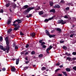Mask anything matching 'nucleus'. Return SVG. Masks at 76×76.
<instances>
[{
  "mask_svg": "<svg viewBox=\"0 0 76 76\" xmlns=\"http://www.w3.org/2000/svg\"><path fill=\"white\" fill-rule=\"evenodd\" d=\"M41 70H42V71H44L45 70H46V67H45L43 66L42 67Z\"/></svg>",
  "mask_w": 76,
  "mask_h": 76,
  "instance_id": "18",
  "label": "nucleus"
},
{
  "mask_svg": "<svg viewBox=\"0 0 76 76\" xmlns=\"http://www.w3.org/2000/svg\"><path fill=\"white\" fill-rule=\"evenodd\" d=\"M50 50H51V49H50L49 48L47 49L46 51L47 54H49V53H49V51H50Z\"/></svg>",
  "mask_w": 76,
  "mask_h": 76,
  "instance_id": "14",
  "label": "nucleus"
},
{
  "mask_svg": "<svg viewBox=\"0 0 76 76\" xmlns=\"http://www.w3.org/2000/svg\"><path fill=\"white\" fill-rule=\"evenodd\" d=\"M12 6L14 8V9H15L16 7V4H12Z\"/></svg>",
  "mask_w": 76,
  "mask_h": 76,
  "instance_id": "25",
  "label": "nucleus"
},
{
  "mask_svg": "<svg viewBox=\"0 0 76 76\" xmlns=\"http://www.w3.org/2000/svg\"><path fill=\"white\" fill-rule=\"evenodd\" d=\"M60 64V62H58V63L56 64V66H59Z\"/></svg>",
  "mask_w": 76,
  "mask_h": 76,
  "instance_id": "48",
  "label": "nucleus"
},
{
  "mask_svg": "<svg viewBox=\"0 0 76 76\" xmlns=\"http://www.w3.org/2000/svg\"><path fill=\"white\" fill-rule=\"evenodd\" d=\"M10 23H11V20H7V24H8V25H10Z\"/></svg>",
  "mask_w": 76,
  "mask_h": 76,
  "instance_id": "28",
  "label": "nucleus"
},
{
  "mask_svg": "<svg viewBox=\"0 0 76 76\" xmlns=\"http://www.w3.org/2000/svg\"><path fill=\"white\" fill-rule=\"evenodd\" d=\"M50 38H53V37H55L56 35H50V34L48 36Z\"/></svg>",
  "mask_w": 76,
  "mask_h": 76,
  "instance_id": "10",
  "label": "nucleus"
},
{
  "mask_svg": "<svg viewBox=\"0 0 76 76\" xmlns=\"http://www.w3.org/2000/svg\"><path fill=\"white\" fill-rule=\"evenodd\" d=\"M40 9V7H39L37 8H36V10H39Z\"/></svg>",
  "mask_w": 76,
  "mask_h": 76,
  "instance_id": "50",
  "label": "nucleus"
},
{
  "mask_svg": "<svg viewBox=\"0 0 76 76\" xmlns=\"http://www.w3.org/2000/svg\"><path fill=\"white\" fill-rule=\"evenodd\" d=\"M62 73H63L64 76H67V74H66V72H62Z\"/></svg>",
  "mask_w": 76,
  "mask_h": 76,
  "instance_id": "17",
  "label": "nucleus"
},
{
  "mask_svg": "<svg viewBox=\"0 0 76 76\" xmlns=\"http://www.w3.org/2000/svg\"><path fill=\"white\" fill-rule=\"evenodd\" d=\"M10 5V3H7L5 5V6L6 7H8Z\"/></svg>",
  "mask_w": 76,
  "mask_h": 76,
  "instance_id": "15",
  "label": "nucleus"
},
{
  "mask_svg": "<svg viewBox=\"0 0 76 76\" xmlns=\"http://www.w3.org/2000/svg\"><path fill=\"white\" fill-rule=\"evenodd\" d=\"M58 76H62V74H59L58 75Z\"/></svg>",
  "mask_w": 76,
  "mask_h": 76,
  "instance_id": "63",
  "label": "nucleus"
},
{
  "mask_svg": "<svg viewBox=\"0 0 76 76\" xmlns=\"http://www.w3.org/2000/svg\"><path fill=\"white\" fill-rule=\"evenodd\" d=\"M32 16V14H29V16L27 15L26 16V17L27 18H30Z\"/></svg>",
  "mask_w": 76,
  "mask_h": 76,
  "instance_id": "23",
  "label": "nucleus"
},
{
  "mask_svg": "<svg viewBox=\"0 0 76 76\" xmlns=\"http://www.w3.org/2000/svg\"><path fill=\"white\" fill-rule=\"evenodd\" d=\"M71 59H72V58L71 57H67L66 58V60H68V61H70L71 60Z\"/></svg>",
  "mask_w": 76,
  "mask_h": 76,
  "instance_id": "21",
  "label": "nucleus"
},
{
  "mask_svg": "<svg viewBox=\"0 0 76 76\" xmlns=\"http://www.w3.org/2000/svg\"><path fill=\"white\" fill-rule=\"evenodd\" d=\"M67 56H70L71 54L70 53H68L67 55H66Z\"/></svg>",
  "mask_w": 76,
  "mask_h": 76,
  "instance_id": "60",
  "label": "nucleus"
},
{
  "mask_svg": "<svg viewBox=\"0 0 76 76\" xmlns=\"http://www.w3.org/2000/svg\"><path fill=\"white\" fill-rule=\"evenodd\" d=\"M68 6H70L71 5V3H69L68 4Z\"/></svg>",
  "mask_w": 76,
  "mask_h": 76,
  "instance_id": "64",
  "label": "nucleus"
},
{
  "mask_svg": "<svg viewBox=\"0 0 76 76\" xmlns=\"http://www.w3.org/2000/svg\"><path fill=\"white\" fill-rule=\"evenodd\" d=\"M50 5V6H53V2L51 1H49Z\"/></svg>",
  "mask_w": 76,
  "mask_h": 76,
  "instance_id": "22",
  "label": "nucleus"
},
{
  "mask_svg": "<svg viewBox=\"0 0 76 76\" xmlns=\"http://www.w3.org/2000/svg\"><path fill=\"white\" fill-rule=\"evenodd\" d=\"M28 52H26L25 54V55H28Z\"/></svg>",
  "mask_w": 76,
  "mask_h": 76,
  "instance_id": "62",
  "label": "nucleus"
},
{
  "mask_svg": "<svg viewBox=\"0 0 76 76\" xmlns=\"http://www.w3.org/2000/svg\"><path fill=\"white\" fill-rule=\"evenodd\" d=\"M9 10H10V12H12V9H11V8H10L9 9Z\"/></svg>",
  "mask_w": 76,
  "mask_h": 76,
  "instance_id": "59",
  "label": "nucleus"
},
{
  "mask_svg": "<svg viewBox=\"0 0 76 76\" xmlns=\"http://www.w3.org/2000/svg\"><path fill=\"white\" fill-rule=\"evenodd\" d=\"M29 6L28 5H26L23 6V9H26L27 8H28Z\"/></svg>",
  "mask_w": 76,
  "mask_h": 76,
  "instance_id": "6",
  "label": "nucleus"
},
{
  "mask_svg": "<svg viewBox=\"0 0 76 76\" xmlns=\"http://www.w3.org/2000/svg\"><path fill=\"white\" fill-rule=\"evenodd\" d=\"M45 22H48L49 21V19H46L44 20Z\"/></svg>",
  "mask_w": 76,
  "mask_h": 76,
  "instance_id": "37",
  "label": "nucleus"
},
{
  "mask_svg": "<svg viewBox=\"0 0 76 76\" xmlns=\"http://www.w3.org/2000/svg\"><path fill=\"white\" fill-rule=\"evenodd\" d=\"M43 56V55L42 54H40L39 55V58L42 57Z\"/></svg>",
  "mask_w": 76,
  "mask_h": 76,
  "instance_id": "35",
  "label": "nucleus"
},
{
  "mask_svg": "<svg viewBox=\"0 0 76 76\" xmlns=\"http://www.w3.org/2000/svg\"><path fill=\"white\" fill-rule=\"evenodd\" d=\"M3 41V37L2 36H0V41L1 42Z\"/></svg>",
  "mask_w": 76,
  "mask_h": 76,
  "instance_id": "31",
  "label": "nucleus"
},
{
  "mask_svg": "<svg viewBox=\"0 0 76 76\" xmlns=\"http://www.w3.org/2000/svg\"><path fill=\"white\" fill-rule=\"evenodd\" d=\"M63 48L64 50H67V47H66L65 46H63Z\"/></svg>",
  "mask_w": 76,
  "mask_h": 76,
  "instance_id": "32",
  "label": "nucleus"
},
{
  "mask_svg": "<svg viewBox=\"0 0 76 76\" xmlns=\"http://www.w3.org/2000/svg\"><path fill=\"white\" fill-rule=\"evenodd\" d=\"M28 68H29V67L28 66H26L24 67L23 69L24 70H27V69H28Z\"/></svg>",
  "mask_w": 76,
  "mask_h": 76,
  "instance_id": "26",
  "label": "nucleus"
},
{
  "mask_svg": "<svg viewBox=\"0 0 76 76\" xmlns=\"http://www.w3.org/2000/svg\"><path fill=\"white\" fill-rule=\"evenodd\" d=\"M16 64H17V65H18V64H19V60L20 59H16Z\"/></svg>",
  "mask_w": 76,
  "mask_h": 76,
  "instance_id": "13",
  "label": "nucleus"
},
{
  "mask_svg": "<svg viewBox=\"0 0 76 76\" xmlns=\"http://www.w3.org/2000/svg\"><path fill=\"white\" fill-rule=\"evenodd\" d=\"M45 44V42H43L42 43L41 45H44Z\"/></svg>",
  "mask_w": 76,
  "mask_h": 76,
  "instance_id": "38",
  "label": "nucleus"
},
{
  "mask_svg": "<svg viewBox=\"0 0 76 76\" xmlns=\"http://www.w3.org/2000/svg\"><path fill=\"white\" fill-rule=\"evenodd\" d=\"M58 24H61V25H64L66 23V22L65 21H63V20H60L58 21Z\"/></svg>",
  "mask_w": 76,
  "mask_h": 76,
  "instance_id": "2",
  "label": "nucleus"
},
{
  "mask_svg": "<svg viewBox=\"0 0 76 76\" xmlns=\"http://www.w3.org/2000/svg\"><path fill=\"white\" fill-rule=\"evenodd\" d=\"M67 56H70L71 54L70 53H68L67 55H66Z\"/></svg>",
  "mask_w": 76,
  "mask_h": 76,
  "instance_id": "61",
  "label": "nucleus"
},
{
  "mask_svg": "<svg viewBox=\"0 0 76 76\" xmlns=\"http://www.w3.org/2000/svg\"><path fill=\"white\" fill-rule=\"evenodd\" d=\"M54 8H60V6L58 4L56 5L54 7Z\"/></svg>",
  "mask_w": 76,
  "mask_h": 76,
  "instance_id": "7",
  "label": "nucleus"
},
{
  "mask_svg": "<svg viewBox=\"0 0 76 76\" xmlns=\"http://www.w3.org/2000/svg\"><path fill=\"white\" fill-rule=\"evenodd\" d=\"M73 35H75V34H72L71 35H70V37L72 38V37H73Z\"/></svg>",
  "mask_w": 76,
  "mask_h": 76,
  "instance_id": "41",
  "label": "nucleus"
},
{
  "mask_svg": "<svg viewBox=\"0 0 76 76\" xmlns=\"http://www.w3.org/2000/svg\"><path fill=\"white\" fill-rule=\"evenodd\" d=\"M24 35V34L22 32H20V35H21L22 36H23Z\"/></svg>",
  "mask_w": 76,
  "mask_h": 76,
  "instance_id": "40",
  "label": "nucleus"
},
{
  "mask_svg": "<svg viewBox=\"0 0 76 76\" xmlns=\"http://www.w3.org/2000/svg\"><path fill=\"white\" fill-rule=\"evenodd\" d=\"M19 27H20V26H18L17 27H15L14 28V30H15V31H17Z\"/></svg>",
  "mask_w": 76,
  "mask_h": 76,
  "instance_id": "19",
  "label": "nucleus"
},
{
  "mask_svg": "<svg viewBox=\"0 0 76 76\" xmlns=\"http://www.w3.org/2000/svg\"><path fill=\"white\" fill-rule=\"evenodd\" d=\"M16 22H18V23H21L22 22V21H21V20L18 19L17 20H16L13 22V24H15V23H16Z\"/></svg>",
  "mask_w": 76,
  "mask_h": 76,
  "instance_id": "4",
  "label": "nucleus"
},
{
  "mask_svg": "<svg viewBox=\"0 0 76 76\" xmlns=\"http://www.w3.org/2000/svg\"><path fill=\"white\" fill-rule=\"evenodd\" d=\"M50 13H55L56 12V10L54 9H52L49 11Z\"/></svg>",
  "mask_w": 76,
  "mask_h": 76,
  "instance_id": "9",
  "label": "nucleus"
},
{
  "mask_svg": "<svg viewBox=\"0 0 76 76\" xmlns=\"http://www.w3.org/2000/svg\"><path fill=\"white\" fill-rule=\"evenodd\" d=\"M14 46H15V49L16 50V49H18V47L17 46H15V44H14Z\"/></svg>",
  "mask_w": 76,
  "mask_h": 76,
  "instance_id": "33",
  "label": "nucleus"
},
{
  "mask_svg": "<svg viewBox=\"0 0 76 76\" xmlns=\"http://www.w3.org/2000/svg\"><path fill=\"white\" fill-rule=\"evenodd\" d=\"M35 35L36 34H35V33L33 32L30 34L31 37H35Z\"/></svg>",
  "mask_w": 76,
  "mask_h": 76,
  "instance_id": "8",
  "label": "nucleus"
},
{
  "mask_svg": "<svg viewBox=\"0 0 76 76\" xmlns=\"http://www.w3.org/2000/svg\"><path fill=\"white\" fill-rule=\"evenodd\" d=\"M5 40L6 42V44L7 45L6 48H4L3 46L1 45H0V48L3 50L4 51H6L7 50V53H9V50H10V42L9 41V38L8 37H6L5 39Z\"/></svg>",
  "mask_w": 76,
  "mask_h": 76,
  "instance_id": "1",
  "label": "nucleus"
},
{
  "mask_svg": "<svg viewBox=\"0 0 76 76\" xmlns=\"http://www.w3.org/2000/svg\"><path fill=\"white\" fill-rule=\"evenodd\" d=\"M55 32V30H53L51 31V33H54Z\"/></svg>",
  "mask_w": 76,
  "mask_h": 76,
  "instance_id": "56",
  "label": "nucleus"
},
{
  "mask_svg": "<svg viewBox=\"0 0 76 76\" xmlns=\"http://www.w3.org/2000/svg\"><path fill=\"white\" fill-rule=\"evenodd\" d=\"M72 60H74V61H75V60H76V58L75 57H74V58H72Z\"/></svg>",
  "mask_w": 76,
  "mask_h": 76,
  "instance_id": "53",
  "label": "nucleus"
},
{
  "mask_svg": "<svg viewBox=\"0 0 76 76\" xmlns=\"http://www.w3.org/2000/svg\"><path fill=\"white\" fill-rule=\"evenodd\" d=\"M34 8V7H29L26 10L25 12V13H28L31 10H33Z\"/></svg>",
  "mask_w": 76,
  "mask_h": 76,
  "instance_id": "3",
  "label": "nucleus"
},
{
  "mask_svg": "<svg viewBox=\"0 0 76 76\" xmlns=\"http://www.w3.org/2000/svg\"><path fill=\"white\" fill-rule=\"evenodd\" d=\"M25 51H23L22 52H21V53H20L21 54H25Z\"/></svg>",
  "mask_w": 76,
  "mask_h": 76,
  "instance_id": "47",
  "label": "nucleus"
},
{
  "mask_svg": "<svg viewBox=\"0 0 76 76\" xmlns=\"http://www.w3.org/2000/svg\"><path fill=\"white\" fill-rule=\"evenodd\" d=\"M2 70L3 71H5L6 70V68L4 67L2 69Z\"/></svg>",
  "mask_w": 76,
  "mask_h": 76,
  "instance_id": "52",
  "label": "nucleus"
},
{
  "mask_svg": "<svg viewBox=\"0 0 76 76\" xmlns=\"http://www.w3.org/2000/svg\"><path fill=\"white\" fill-rule=\"evenodd\" d=\"M73 55H74V56H75L76 55V52H74L72 53Z\"/></svg>",
  "mask_w": 76,
  "mask_h": 76,
  "instance_id": "42",
  "label": "nucleus"
},
{
  "mask_svg": "<svg viewBox=\"0 0 76 76\" xmlns=\"http://www.w3.org/2000/svg\"><path fill=\"white\" fill-rule=\"evenodd\" d=\"M11 70L12 72H16V68L15 66H12L11 67Z\"/></svg>",
  "mask_w": 76,
  "mask_h": 76,
  "instance_id": "5",
  "label": "nucleus"
},
{
  "mask_svg": "<svg viewBox=\"0 0 76 76\" xmlns=\"http://www.w3.org/2000/svg\"><path fill=\"white\" fill-rule=\"evenodd\" d=\"M59 67H60V68H62V67H63V65H60L59 66Z\"/></svg>",
  "mask_w": 76,
  "mask_h": 76,
  "instance_id": "57",
  "label": "nucleus"
},
{
  "mask_svg": "<svg viewBox=\"0 0 76 76\" xmlns=\"http://www.w3.org/2000/svg\"><path fill=\"white\" fill-rule=\"evenodd\" d=\"M70 8L69 7H67L66 8V10H69V9Z\"/></svg>",
  "mask_w": 76,
  "mask_h": 76,
  "instance_id": "45",
  "label": "nucleus"
},
{
  "mask_svg": "<svg viewBox=\"0 0 76 76\" xmlns=\"http://www.w3.org/2000/svg\"><path fill=\"white\" fill-rule=\"evenodd\" d=\"M45 33L47 34L48 36L50 34V33H49V31H48L47 30H45Z\"/></svg>",
  "mask_w": 76,
  "mask_h": 76,
  "instance_id": "11",
  "label": "nucleus"
},
{
  "mask_svg": "<svg viewBox=\"0 0 76 76\" xmlns=\"http://www.w3.org/2000/svg\"><path fill=\"white\" fill-rule=\"evenodd\" d=\"M43 13H44V12L42 11L39 12V15H42Z\"/></svg>",
  "mask_w": 76,
  "mask_h": 76,
  "instance_id": "20",
  "label": "nucleus"
},
{
  "mask_svg": "<svg viewBox=\"0 0 76 76\" xmlns=\"http://www.w3.org/2000/svg\"><path fill=\"white\" fill-rule=\"evenodd\" d=\"M29 47V45L28 44H27L26 45V48H28Z\"/></svg>",
  "mask_w": 76,
  "mask_h": 76,
  "instance_id": "55",
  "label": "nucleus"
},
{
  "mask_svg": "<svg viewBox=\"0 0 76 76\" xmlns=\"http://www.w3.org/2000/svg\"><path fill=\"white\" fill-rule=\"evenodd\" d=\"M25 59L26 60H27V61H28V60L27 57H26V58H25Z\"/></svg>",
  "mask_w": 76,
  "mask_h": 76,
  "instance_id": "58",
  "label": "nucleus"
},
{
  "mask_svg": "<svg viewBox=\"0 0 76 76\" xmlns=\"http://www.w3.org/2000/svg\"><path fill=\"white\" fill-rule=\"evenodd\" d=\"M42 48H44L45 49L46 48V46L45 45H42Z\"/></svg>",
  "mask_w": 76,
  "mask_h": 76,
  "instance_id": "34",
  "label": "nucleus"
},
{
  "mask_svg": "<svg viewBox=\"0 0 76 76\" xmlns=\"http://www.w3.org/2000/svg\"><path fill=\"white\" fill-rule=\"evenodd\" d=\"M43 41V39L39 41V43H40L42 44Z\"/></svg>",
  "mask_w": 76,
  "mask_h": 76,
  "instance_id": "36",
  "label": "nucleus"
},
{
  "mask_svg": "<svg viewBox=\"0 0 76 76\" xmlns=\"http://www.w3.org/2000/svg\"><path fill=\"white\" fill-rule=\"evenodd\" d=\"M12 30L11 29H9L8 31H7V33L9 34V33H10L12 32Z\"/></svg>",
  "mask_w": 76,
  "mask_h": 76,
  "instance_id": "24",
  "label": "nucleus"
},
{
  "mask_svg": "<svg viewBox=\"0 0 76 76\" xmlns=\"http://www.w3.org/2000/svg\"><path fill=\"white\" fill-rule=\"evenodd\" d=\"M66 72H70V68H66Z\"/></svg>",
  "mask_w": 76,
  "mask_h": 76,
  "instance_id": "29",
  "label": "nucleus"
},
{
  "mask_svg": "<svg viewBox=\"0 0 76 76\" xmlns=\"http://www.w3.org/2000/svg\"><path fill=\"white\" fill-rule=\"evenodd\" d=\"M64 42V41H61V40L60 41V43H63Z\"/></svg>",
  "mask_w": 76,
  "mask_h": 76,
  "instance_id": "54",
  "label": "nucleus"
},
{
  "mask_svg": "<svg viewBox=\"0 0 76 76\" xmlns=\"http://www.w3.org/2000/svg\"><path fill=\"white\" fill-rule=\"evenodd\" d=\"M4 11L3 9H1V10L0 11V13H3Z\"/></svg>",
  "mask_w": 76,
  "mask_h": 76,
  "instance_id": "46",
  "label": "nucleus"
},
{
  "mask_svg": "<svg viewBox=\"0 0 76 76\" xmlns=\"http://www.w3.org/2000/svg\"><path fill=\"white\" fill-rule=\"evenodd\" d=\"M56 31H58L59 32H61V29L59 28H57L56 29Z\"/></svg>",
  "mask_w": 76,
  "mask_h": 76,
  "instance_id": "16",
  "label": "nucleus"
},
{
  "mask_svg": "<svg viewBox=\"0 0 76 76\" xmlns=\"http://www.w3.org/2000/svg\"><path fill=\"white\" fill-rule=\"evenodd\" d=\"M35 54V52L34 51H32L31 52V55H34V54Z\"/></svg>",
  "mask_w": 76,
  "mask_h": 76,
  "instance_id": "30",
  "label": "nucleus"
},
{
  "mask_svg": "<svg viewBox=\"0 0 76 76\" xmlns=\"http://www.w3.org/2000/svg\"><path fill=\"white\" fill-rule=\"evenodd\" d=\"M72 69H73V70H75L76 71V66H74L72 68Z\"/></svg>",
  "mask_w": 76,
  "mask_h": 76,
  "instance_id": "39",
  "label": "nucleus"
},
{
  "mask_svg": "<svg viewBox=\"0 0 76 76\" xmlns=\"http://www.w3.org/2000/svg\"><path fill=\"white\" fill-rule=\"evenodd\" d=\"M29 61H26L25 62V63L26 64H28V63H29Z\"/></svg>",
  "mask_w": 76,
  "mask_h": 76,
  "instance_id": "49",
  "label": "nucleus"
},
{
  "mask_svg": "<svg viewBox=\"0 0 76 76\" xmlns=\"http://www.w3.org/2000/svg\"><path fill=\"white\" fill-rule=\"evenodd\" d=\"M50 50H51V48H53V46H49V47L48 48Z\"/></svg>",
  "mask_w": 76,
  "mask_h": 76,
  "instance_id": "51",
  "label": "nucleus"
},
{
  "mask_svg": "<svg viewBox=\"0 0 76 76\" xmlns=\"http://www.w3.org/2000/svg\"><path fill=\"white\" fill-rule=\"evenodd\" d=\"M64 18H65V19H68V17H67V16L65 15L64 16Z\"/></svg>",
  "mask_w": 76,
  "mask_h": 76,
  "instance_id": "43",
  "label": "nucleus"
},
{
  "mask_svg": "<svg viewBox=\"0 0 76 76\" xmlns=\"http://www.w3.org/2000/svg\"><path fill=\"white\" fill-rule=\"evenodd\" d=\"M60 70V69H56L55 70V72H58V70Z\"/></svg>",
  "mask_w": 76,
  "mask_h": 76,
  "instance_id": "44",
  "label": "nucleus"
},
{
  "mask_svg": "<svg viewBox=\"0 0 76 76\" xmlns=\"http://www.w3.org/2000/svg\"><path fill=\"white\" fill-rule=\"evenodd\" d=\"M61 4H64L65 3V1H64V0H61L60 2Z\"/></svg>",
  "mask_w": 76,
  "mask_h": 76,
  "instance_id": "27",
  "label": "nucleus"
},
{
  "mask_svg": "<svg viewBox=\"0 0 76 76\" xmlns=\"http://www.w3.org/2000/svg\"><path fill=\"white\" fill-rule=\"evenodd\" d=\"M55 17H56L55 16H54L53 17H52L51 18H49V20H53V19L54 18H55Z\"/></svg>",
  "mask_w": 76,
  "mask_h": 76,
  "instance_id": "12",
  "label": "nucleus"
}]
</instances>
